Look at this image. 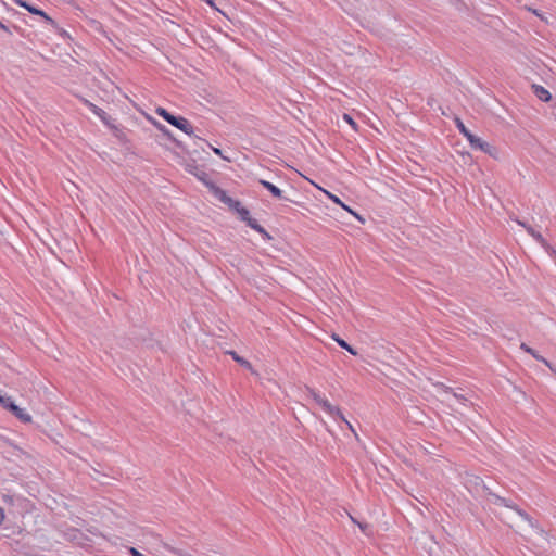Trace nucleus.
I'll list each match as a JSON object with an SVG mask.
<instances>
[{"instance_id":"obj_1","label":"nucleus","mask_w":556,"mask_h":556,"mask_svg":"<svg viewBox=\"0 0 556 556\" xmlns=\"http://www.w3.org/2000/svg\"><path fill=\"white\" fill-rule=\"evenodd\" d=\"M495 514L504 523L522 536L530 534L533 529L531 519L517 508L498 503V509Z\"/></svg>"},{"instance_id":"obj_2","label":"nucleus","mask_w":556,"mask_h":556,"mask_svg":"<svg viewBox=\"0 0 556 556\" xmlns=\"http://www.w3.org/2000/svg\"><path fill=\"white\" fill-rule=\"evenodd\" d=\"M211 192H213L214 197L223 202L230 211L235 212L241 220L245 222L248 226L263 235L267 240L271 239L270 235L250 216L249 210L242 206L239 201L232 199L226 191L216 187L211 186Z\"/></svg>"},{"instance_id":"obj_3","label":"nucleus","mask_w":556,"mask_h":556,"mask_svg":"<svg viewBox=\"0 0 556 556\" xmlns=\"http://www.w3.org/2000/svg\"><path fill=\"white\" fill-rule=\"evenodd\" d=\"M306 392L312 401L326 414L331 417L339 418L340 420H345V417L341 410V408L333 404L326 395H324L318 390L306 387Z\"/></svg>"},{"instance_id":"obj_4","label":"nucleus","mask_w":556,"mask_h":556,"mask_svg":"<svg viewBox=\"0 0 556 556\" xmlns=\"http://www.w3.org/2000/svg\"><path fill=\"white\" fill-rule=\"evenodd\" d=\"M155 113L159 116L163 117L167 123H169L174 127L184 131L185 134H187L189 136H191L193 134V127L187 118L181 117V116H175V115L170 114L167 110H165L164 108H161V106L156 108Z\"/></svg>"},{"instance_id":"obj_5","label":"nucleus","mask_w":556,"mask_h":556,"mask_svg":"<svg viewBox=\"0 0 556 556\" xmlns=\"http://www.w3.org/2000/svg\"><path fill=\"white\" fill-rule=\"evenodd\" d=\"M211 22L218 31L227 33L231 26L229 16L211 1Z\"/></svg>"},{"instance_id":"obj_6","label":"nucleus","mask_w":556,"mask_h":556,"mask_svg":"<svg viewBox=\"0 0 556 556\" xmlns=\"http://www.w3.org/2000/svg\"><path fill=\"white\" fill-rule=\"evenodd\" d=\"M466 139L469 141L470 146L473 149H479L495 160L500 157V151L496 147L483 140L482 138L473 135L472 132L467 135Z\"/></svg>"},{"instance_id":"obj_7","label":"nucleus","mask_w":556,"mask_h":556,"mask_svg":"<svg viewBox=\"0 0 556 556\" xmlns=\"http://www.w3.org/2000/svg\"><path fill=\"white\" fill-rule=\"evenodd\" d=\"M312 185H314L318 190H320L323 193H325L331 201H333L336 204L340 205L344 211L350 213L352 216H354L357 220L361 223H364L365 219L356 213L354 210H352L350 206L344 204L336 194L331 193L330 191L324 189L319 185L315 184L314 181L309 180Z\"/></svg>"},{"instance_id":"obj_8","label":"nucleus","mask_w":556,"mask_h":556,"mask_svg":"<svg viewBox=\"0 0 556 556\" xmlns=\"http://www.w3.org/2000/svg\"><path fill=\"white\" fill-rule=\"evenodd\" d=\"M186 169L190 174L194 175L198 178V180H200L203 185L208 186L205 164H197L195 160H192L191 163H188L186 165Z\"/></svg>"},{"instance_id":"obj_9","label":"nucleus","mask_w":556,"mask_h":556,"mask_svg":"<svg viewBox=\"0 0 556 556\" xmlns=\"http://www.w3.org/2000/svg\"><path fill=\"white\" fill-rule=\"evenodd\" d=\"M466 486L469 491L475 492L477 495H481L486 491L484 481L478 476H469L466 480Z\"/></svg>"},{"instance_id":"obj_10","label":"nucleus","mask_w":556,"mask_h":556,"mask_svg":"<svg viewBox=\"0 0 556 556\" xmlns=\"http://www.w3.org/2000/svg\"><path fill=\"white\" fill-rule=\"evenodd\" d=\"M17 419L22 422L29 424L31 422V416L23 408L17 405L10 406V410Z\"/></svg>"},{"instance_id":"obj_11","label":"nucleus","mask_w":556,"mask_h":556,"mask_svg":"<svg viewBox=\"0 0 556 556\" xmlns=\"http://www.w3.org/2000/svg\"><path fill=\"white\" fill-rule=\"evenodd\" d=\"M534 94L542 101L548 102L552 99L551 92L540 85L532 86Z\"/></svg>"},{"instance_id":"obj_12","label":"nucleus","mask_w":556,"mask_h":556,"mask_svg":"<svg viewBox=\"0 0 556 556\" xmlns=\"http://www.w3.org/2000/svg\"><path fill=\"white\" fill-rule=\"evenodd\" d=\"M521 349L523 351H526L527 353L531 354L538 361H540L543 364H545L552 371H554L556 374V368H554L546 358H544L541 355H539L533 349H531L530 346L526 345L525 343L521 344Z\"/></svg>"},{"instance_id":"obj_13","label":"nucleus","mask_w":556,"mask_h":556,"mask_svg":"<svg viewBox=\"0 0 556 556\" xmlns=\"http://www.w3.org/2000/svg\"><path fill=\"white\" fill-rule=\"evenodd\" d=\"M229 354L232 356V358L238 363L240 364L241 366H243L244 368H247L248 370H250L252 374H255L252 365L250 362H248L247 359H244L243 357L239 356L236 352L231 351L229 352Z\"/></svg>"},{"instance_id":"obj_14","label":"nucleus","mask_w":556,"mask_h":556,"mask_svg":"<svg viewBox=\"0 0 556 556\" xmlns=\"http://www.w3.org/2000/svg\"><path fill=\"white\" fill-rule=\"evenodd\" d=\"M25 9L28 12H30L33 14H36V15H39V16L43 17L47 22L53 24V20L50 16H48L43 11H41V10L30 5V4L25 5Z\"/></svg>"},{"instance_id":"obj_15","label":"nucleus","mask_w":556,"mask_h":556,"mask_svg":"<svg viewBox=\"0 0 556 556\" xmlns=\"http://www.w3.org/2000/svg\"><path fill=\"white\" fill-rule=\"evenodd\" d=\"M332 339L343 349H345L352 355H356V351L349 345L343 339L339 338L337 334L332 336Z\"/></svg>"},{"instance_id":"obj_16","label":"nucleus","mask_w":556,"mask_h":556,"mask_svg":"<svg viewBox=\"0 0 556 556\" xmlns=\"http://www.w3.org/2000/svg\"><path fill=\"white\" fill-rule=\"evenodd\" d=\"M261 184L268 190L273 193V195L279 198L281 197V190L279 188H277L276 186H274L273 184H270L269 181H266V180H261Z\"/></svg>"},{"instance_id":"obj_17","label":"nucleus","mask_w":556,"mask_h":556,"mask_svg":"<svg viewBox=\"0 0 556 556\" xmlns=\"http://www.w3.org/2000/svg\"><path fill=\"white\" fill-rule=\"evenodd\" d=\"M90 109H91V111H92L96 115H98V116H99V117H100V118H101L105 124H109L108 115H106V113H105L102 109H100V108L96 106L94 104H90Z\"/></svg>"},{"instance_id":"obj_18","label":"nucleus","mask_w":556,"mask_h":556,"mask_svg":"<svg viewBox=\"0 0 556 556\" xmlns=\"http://www.w3.org/2000/svg\"><path fill=\"white\" fill-rule=\"evenodd\" d=\"M0 404L3 408L10 410V406H13L14 402L10 396L4 395L3 397H0Z\"/></svg>"},{"instance_id":"obj_19","label":"nucleus","mask_w":556,"mask_h":556,"mask_svg":"<svg viewBox=\"0 0 556 556\" xmlns=\"http://www.w3.org/2000/svg\"><path fill=\"white\" fill-rule=\"evenodd\" d=\"M211 151H212L215 155L219 156L224 162H226V163L231 162V159H230L229 156H227V155H224L220 149H218V148H212V147H211Z\"/></svg>"},{"instance_id":"obj_20","label":"nucleus","mask_w":556,"mask_h":556,"mask_svg":"<svg viewBox=\"0 0 556 556\" xmlns=\"http://www.w3.org/2000/svg\"><path fill=\"white\" fill-rule=\"evenodd\" d=\"M343 119L355 130L357 131L358 130V126L357 124L355 123V121L349 115V114H344L343 115Z\"/></svg>"},{"instance_id":"obj_21","label":"nucleus","mask_w":556,"mask_h":556,"mask_svg":"<svg viewBox=\"0 0 556 556\" xmlns=\"http://www.w3.org/2000/svg\"><path fill=\"white\" fill-rule=\"evenodd\" d=\"M456 126L457 128L459 129V131L465 136L467 137V135L470 134V131L466 128V126L463 124V122L460 119H456Z\"/></svg>"},{"instance_id":"obj_22","label":"nucleus","mask_w":556,"mask_h":556,"mask_svg":"<svg viewBox=\"0 0 556 556\" xmlns=\"http://www.w3.org/2000/svg\"><path fill=\"white\" fill-rule=\"evenodd\" d=\"M530 233L532 235V237L538 240L543 247H546V241L543 239V237L541 236V233L539 232H535L533 230L530 231Z\"/></svg>"},{"instance_id":"obj_23","label":"nucleus","mask_w":556,"mask_h":556,"mask_svg":"<svg viewBox=\"0 0 556 556\" xmlns=\"http://www.w3.org/2000/svg\"><path fill=\"white\" fill-rule=\"evenodd\" d=\"M153 124H154V125H155V127H156L160 131H162L164 135L169 136V131H168V129H167L164 125H162V124H161V123H159V122H154Z\"/></svg>"},{"instance_id":"obj_24","label":"nucleus","mask_w":556,"mask_h":556,"mask_svg":"<svg viewBox=\"0 0 556 556\" xmlns=\"http://www.w3.org/2000/svg\"><path fill=\"white\" fill-rule=\"evenodd\" d=\"M130 553L132 556H144L134 547L130 548Z\"/></svg>"},{"instance_id":"obj_25","label":"nucleus","mask_w":556,"mask_h":556,"mask_svg":"<svg viewBox=\"0 0 556 556\" xmlns=\"http://www.w3.org/2000/svg\"><path fill=\"white\" fill-rule=\"evenodd\" d=\"M13 1H14L16 4H18V5L23 7V8H25V5H27V4H28V3H26V2H25V1H23V0H13Z\"/></svg>"},{"instance_id":"obj_26","label":"nucleus","mask_w":556,"mask_h":556,"mask_svg":"<svg viewBox=\"0 0 556 556\" xmlns=\"http://www.w3.org/2000/svg\"><path fill=\"white\" fill-rule=\"evenodd\" d=\"M342 421L345 422L346 426L349 427V429L354 432V428H353L352 424L346 418H345V420H342Z\"/></svg>"},{"instance_id":"obj_27","label":"nucleus","mask_w":556,"mask_h":556,"mask_svg":"<svg viewBox=\"0 0 556 556\" xmlns=\"http://www.w3.org/2000/svg\"><path fill=\"white\" fill-rule=\"evenodd\" d=\"M442 391H443V392L445 393V395H446V396H448V397H450V396L456 397V394H455V393L450 392L448 390H442Z\"/></svg>"},{"instance_id":"obj_28","label":"nucleus","mask_w":556,"mask_h":556,"mask_svg":"<svg viewBox=\"0 0 556 556\" xmlns=\"http://www.w3.org/2000/svg\"><path fill=\"white\" fill-rule=\"evenodd\" d=\"M0 29L10 33L9 28L2 22H0Z\"/></svg>"},{"instance_id":"obj_29","label":"nucleus","mask_w":556,"mask_h":556,"mask_svg":"<svg viewBox=\"0 0 556 556\" xmlns=\"http://www.w3.org/2000/svg\"><path fill=\"white\" fill-rule=\"evenodd\" d=\"M4 519V513H3V509L0 508V523L3 521Z\"/></svg>"},{"instance_id":"obj_30","label":"nucleus","mask_w":556,"mask_h":556,"mask_svg":"<svg viewBox=\"0 0 556 556\" xmlns=\"http://www.w3.org/2000/svg\"><path fill=\"white\" fill-rule=\"evenodd\" d=\"M198 139H200L203 143H206L205 139H202L200 137H197Z\"/></svg>"},{"instance_id":"obj_31","label":"nucleus","mask_w":556,"mask_h":556,"mask_svg":"<svg viewBox=\"0 0 556 556\" xmlns=\"http://www.w3.org/2000/svg\"><path fill=\"white\" fill-rule=\"evenodd\" d=\"M217 167L223 168L224 166L222 164H216Z\"/></svg>"}]
</instances>
